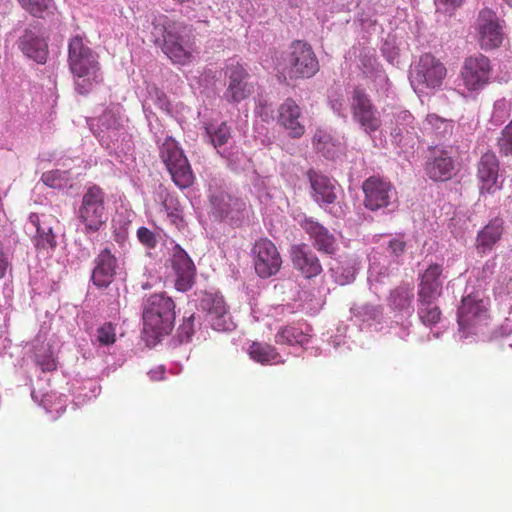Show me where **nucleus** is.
Masks as SVG:
<instances>
[{
    "instance_id": "nucleus-1",
    "label": "nucleus",
    "mask_w": 512,
    "mask_h": 512,
    "mask_svg": "<svg viewBox=\"0 0 512 512\" xmlns=\"http://www.w3.org/2000/svg\"><path fill=\"white\" fill-rule=\"evenodd\" d=\"M68 65L78 94L88 95L95 85L102 82L98 55L80 35L72 37L69 41Z\"/></svg>"
},
{
    "instance_id": "nucleus-2",
    "label": "nucleus",
    "mask_w": 512,
    "mask_h": 512,
    "mask_svg": "<svg viewBox=\"0 0 512 512\" xmlns=\"http://www.w3.org/2000/svg\"><path fill=\"white\" fill-rule=\"evenodd\" d=\"M153 25L154 30L162 34V51L174 64L187 65L193 61L195 38L187 26L165 15L155 18Z\"/></svg>"
},
{
    "instance_id": "nucleus-3",
    "label": "nucleus",
    "mask_w": 512,
    "mask_h": 512,
    "mask_svg": "<svg viewBox=\"0 0 512 512\" xmlns=\"http://www.w3.org/2000/svg\"><path fill=\"white\" fill-rule=\"evenodd\" d=\"M175 303L163 293L152 294L144 302L143 329L154 339L167 336L174 328Z\"/></svg>"
},
{
    "instance_id": "nucleus-4",
    "label": "nucleus",
    "mask_w": 512,
    "mask_h": 512,
    "mask_svg": "<svg viewBox=\"0 0 512 512\" xmlns=\"http://www.w3.org/2000/svg\"><path fill=\"white\" fill-rule=\"evenodd\" d=\"M107 219L104 190L97 185L87 187L77 210V220L83 225V232H98L106 224Z\"/></svg>"
},
{
    "instance_id": "nucleus-5",
    "label": "nucleus",
    "mask_w": 512,
    "mask_h": 512,
    "mask_svg": "<svg viewBox=\"0 0 512 512\" xmlns=\"http://www.w3.org/2000/svg\"><path fill=\"white\" fill-rule=\"evenodd\" d=\"M447 75L445 65L431 53H424L410 70V82L414 90L424 93L441 87Z\"/></svg>"
},
{
    "instance_id": "nucleus-6",
    "label": "nucleus",
    "mask_w": 512,
    "mask_h": 512,
    "mask_svg": "<svg viewBox=\"0 0 512 512\" xmlns=\"http://www.w3.org/2000/svg\"><path fill=\"white\" fill-rule=\"evenodd\" d=\"M160 158L168 169L173 182L181 189L190 187L194 174L188 159L172 137H166L159 148Z\"/></svg>"
},
{
    "instance_id": "nucleus-7",
    "label": "nucleus",
    "mask_w": 512,
    "mask_h": 512,
    "mask_svg": "<svg viewBox=\"0 0 512 512\" xmlns=\"http://www.w3.org/2000/svg\"><path fill=\"white\" fill-rule=\"evenodd\" d=\"M283 73L290 79L310 78L319 70L312 47L303 41H294L284 57Z\"/></svg>"
},
{
    "instance_id": "nucleus-8",
    "label": "nucleus",
    "mask_w": 512,
    "mask_h": 512,
    "mask_svg": "<svg viewBox=\"0 0 512 512\" xmlns=\"http://www.w3.org/2000/svg\"><path fill=\"white\" fill-rule=\"evenodd\" d=\"M350 107L354 122L365 133L371 135L380 130L382 126L380 114L363 89L357 87L353 90Z\"/></svg>"
},
{
    "instance_id": "nucleus-9",
    "label": "nucleus",
    "mask_w": 512,
    "mask_h": 512,
    "mask_svg": "<svg viewBox=\"0 0 512 512\" xmlns=\"http://www.w3.org/2000/svg\"><path fill=\"white\" fill-rule=\"evenodd\" d=\"M492 73L490 59L477 53L465 58L460 71V78L469 92H478L489 84Z\"/></svg>"
},
{
    "instance_id": "nucleus-10",
    "label": "nucleus",
    "mask_w": 512,
    "mask_h": 512,
    "mask_svg": "<svg viewBox=\"0 0 512 512\" xmlns=\"http://www.w3.org/2000/svg\"><path fill=\"white\" fill-rule=\"evenodd\" d=\"M504 21L489 9H482L476 20L478 43L482 50H493L501 46L504 40Z\"/></svg>"
},
{
    "instance_id": "nucleus-11",
    "label": "nucleus",
    "mask_w": 512,
    "mask_h": 512,
    "mask_svg": "<svg viewBox=\"0 0 512 512\" xmlns=\"http://www.w3.org/2000/svg\"><path fill=\"white\" fill-rule=\"evenodd\" d=\"M256 274L263 279L276 275L282 266V258L276 245L267 238L255 242L252 248Z\"/></svg>"
},
{
    "instance_id": "nucleus-12",
    "label": "nucleus",
    "mask_w": 512,
    "mask_h": 512,
    "mask_svg": "<svg viewBox=\"0 0 512 512\" xmlns=\"http://www.w3.org/2000/svg\"><path fill=\"white\" fill-rule=\"evenodd\" d=\"M364 193V206L371 211L388 207L396 199L397 192L388 180L378 176H371L362 184Z\"/></svg>"
},
{
    "instance_id": "nucleus-13",
    "label": "nucleus",
    "mask_w": 512,
    "mask_h": 512,
    "mask_svg": "<svg viewBox=\"0 0 512 512\" xmlns=\"http://www.w3.org/2000/svg\"><path fill=\"white\" fill-rule=\"evenodd\" d=\"M488 319V300L480 293L464 296L458 308L457 320L462 329L477 326Z\"/></svg>"
},
{
    "instance_id": "nucleus-14",
    "label": "nucleus",
    "mask_w": 512,
    "mask_h": 512,
    "mask_svg": "<svg viewBox=\"0 0 512 512\" xmlns=\"http://www.w3.org/2000/svg\"><path fill=\"white\" fill-rule=\"evenodd\" d=\"M200 308L206 313V319L214 330L228 331L234 326L222 296L205 293L200 300Z\"/></svg>"
},
{
    "instance_id": "nucleus-15",
    "label": "nucleus",
    "mask_w": 512,
    "mask_h": 512,
    "mask_svg": "<svg viewBox=\"0 0 512 512\" xmlns=\"http://www.w3.org/2000/svg\"><path fill=\"white\" fill-rule=\"evenodd\" d=\"M225 74L228 77V86L224 97L228 102L238 103L251 95L253 85L247 81L249 74L240 63L229 64Z\"/></svg>"
},
{
    "instance_id": "nucleus-16",
    "label": "nucleus",
    "mask_w": 512,
    "mask_h": 512,
    "mask_svg": "<svg viewBox=\"0 0 512 512\" xmlns=\"http://www.w3.org/2000/svg\"><path fill=\"white\" fill-rule=\"evenodd\" d=\"M302 110L296 101L287 98L277 110V123L293 139H299L305 134V125L302 123Z\"/></svg>"
},
{
    "instance_id": "nucleus-17",
    "label": "nucleus",
    "mask_w": 512,
    "mask_h": 512,
    "mask_svg": "<svg viewBox=\"0 0 512 512\" xmlns=\"http://www.w3.org/2000/svg\"><path fill=\"white\" fill-rule=\"evenodd\" d=\"M171 262L176 276V289L182 292L188 291L193 286L196 276V267L192 259L184 249L175 245Z\"/></svg>"
},
{
    "instance_id": "nucleus-18",
    "label": "nucleus",
    "mask_w": 512,
    "mask_h": 512,
    "mask_svg": "<svg viewBox=\"0 0 512 512\" xmlns=\"http://www.w3.org/2000/svg\"><path fill=\"white\" fill-rule=\"evenodd\" d=\"M302 229L308 234L313 247L321 253L333 255L337 251V239L328 228L312 218L301 222Z\"/></svg>"
},
{
    "instance_id": "nucleus-19",
    "label": "nucleus",
    "mask_w": 512,
    "mask_h": 512,
    "mask_svg": "<svg viewBox=\"0 0 512 512\" xmlns=\"http://www.w3.org/2000/svg\"><path fill=\"white\" fill-rule=\"evenodd\" d=\"M293 267L307 279L314 278L321 274L322 265L316 254L302 243L294 245L290 250Z\"/></svg>"
},
{
    "instance_id": "nucleus-20",
    "label": "nucleus",
    "mask_w": 512,
    "mask_h": 512,
    "mask_svg": "<svg viewBox=\"0 0 512 512\" xmlns=\"http://www.w3.org/2000/svg\"><path fill=\"white\" fill-rule=\"evenodd\" d=\"M118 261L110 249L105 248L94 259L91 280L98 288H107L116 276Z\"/></svg>"
},
{
    "instance_id": "nucleus-21",
    "label": "nucleus",
    "mask_w": 512,
    "mask_h": 512,
    "mask_svg": "<svg viewBox=\"0 0 512 512\" xmlns=\"http://www.w3.org/2000/svg\"><path fill=\"white\" fill-rule=\"evenodd\" d=\"M30 222L36 227V235L33 238L35 248L41 252L53 251L57 246L56 236L53 233V223H57V219L52 216L31 214Z\"/></svg>"
},
{
    "instance_id": "nucleus-22",
    "label": "nucleus",
    "mask_w": 512,
    "mask_h": 512,
    "mask_svg": "<svg viewBox=\"0 0 512 512\" xmlns=\"http://www.w3.org/2000/svg\"><path fill=\"white\" fill-rule=\"evenodd\" d=\"M499 177V160L493 152H486L477 164V178L480 183V192L493 193L497 190Z\"/></svg>"
},
{
    "instance_id": "nucleus-23",
    "label": "nucleus",
    "mask_w": 512,
    "mask_h": 512,
    "mask_svg": "<svg viewBox=\"0 0 512 512\" xmlns=\"http://www.w3.org/2000/svg\"><path fill=\"white\" fill-rule=\"evenodd\" d=\"M455 162L450 152L444 149H435L432 157L426 162L425 171L433 181H447L452 178Z\"/></svg>"
},
{
    "instance_id": "nucleus-24",
    "label": "nucleus",
    "mask_w": 512,
    "mask_h": 512,
    "mask_svg": "<svg viewBox=\"0 0 512 512\" xmlns=\"http://www.w3.org/2000/svg\"><path fill=\"white\" fill-rule=\"evenodd\" d=\"M443 267L440 264H430L419 275V289L417 296L438 298L443 287Z\"/></svg>"
},
{
    "instance_id": "nucleus-25",
    "label": "nucleus",
    "mask_w": 512,
    "mask_h": 512,
    "mask_svg": "<svg viewBox=\"0 0 512 512\" xmlns=\"http://www.w3.org/2000/svg\"><path fill=\"white\" fill-rule=\"evenodd\" d=\"M20 50L29 58L43 64L48 55V44L44 37L33 30H25L19 39Z\"/></svg>"
},
{
    "instance_id": "nucleus-26",
    "label": "nucleus",
    "mask_w": 512,
    "mask_h": 512,
    "mask_svg": "<svg viewBox=\"0 0 512 512\" xmlns=\"http://www.w3.org/2000/svg\"><path fill=\"white\" fill-rule=\"evenodd\" d=\"M308 178L313 191L312 196L317 203L332 204L335 202L337 195L331 179L312 170L308 172Z\"/></svg>"
},
{
    "instance_id": "nucleus-27",
    "label": "nucleus",
    "mask_w": 512,
    "mask_h": 512,
    "mask_svg": "<svg viewBox=\"0 0 512 512\" xmlns=\"http://www.w3.org/2000/svg\"><path fill=\"white\" fill-rule=\"evenodd\" d=\"M504 221L496 217L489 221L477 234L476 247L480 252L490 251L501 239L504 231Z\"/></svg>"
},
{
    "instance_id": "nucleus-28",
    "label": "nucleus",
    "mask_w": 512,
    "mask_h": 512,
    "mask_svg": "<svg viewBox=\"0 0 512 512\" xmlns=\"http://www.w3.org/2000/svg\"><path fill=\"white\" fill-rule=\"evenodd\" d=\"M312 143L315 150L327 159H333L341 149L340 141L323 128L315 131Z\"/></svg>"
},
{
    "instance_id": "nucleus-29",
    "label": "nucleus",
    "mask_w": 512,
    "mask_h": 512,
    "mask_svg": "<svg viewBox=\"0 0 512 512\" xmlns=\"http://www.w3.org/2000/svg\"><path fill=\"white\" fill-rule=\"evenodd\" d=\"M437 298L434 297H420L417 299V314L425 326H435L441 320V310L435 303Z\"/></svg>"
},
{
    "instance_id": "nucleus-30",
    "label": "nucleus",
    "mask_w": 512,
    "mask_h": 512,
    "mask_svg": "<svg viewBox=\"0 0 512 512\" xmlns=\"http://www.w3.org/2000/svg\"><path fill=\"white\" fill-rule=\"evenodd\" d=\"M248 352L251 359L263 365L279 362L280 355L276 348L267 343L255 341L249 346Z\"/></svg>"
},
{
    "instance_id": "nucleus-31",
    "label": "nucleus",
    "mask_w": 512,
    "mask_h": 512,
    "mask_svg": "<svg viewBox=\"0 0 512 512\" xmlns=\"http://www.w3.org/2000/svg\"><path fill=\"white\" fill-rule=\"evenodd\" d=\"M308 340L309 334L304 332L302 328L295 325L281 327L275 334V342L281 345H303L307 343Z\"/></svg>"
},
{
    "instance_id": "nucleus-32",
    "label": "nucleus",
    "mask_w": 512,
    "mask_h": 512,
    "mask_svg": "<svg viewBox=\"0 0 512 512\" xmlns=\"http://www.w3.org/2000/svg\"><path fill=\"white\" fill-rule=\"evenodd\" d=\"M359 67L370 78H385L380 64L377 62L374 49H362L359 54Z\"/></svg>"
},
{
    "instance_id": "nucleus-33",
    "label": "nucleus",
    "mask_w": 512,
    "mask_h": 512,
    "mask_svg": "<svg viewBox=\"0 0 512 512\" xmlns=\"http://www.w3.org/2000/svg\"><path fill=\"white\" fill-rule=\"evenodd\" d=\"M205 130L209 142L216 149L226 145L228 140L231 138V129L226 122H222L217 126L212 124L207 125Z\"/></svg>"
},
{
    "instance_id": "nucleus-34",
    "label": "nucleus",
    "mask_w": 512,
    "mask_h": 512,
    "mask_svg": "<svg viewBox=\"0 0 512 512\" xmlns=\"http://www.w3.org/2000/svg\"><path fill=\"white\" fill-rule=\"evenodd\" d=\"M163 207L167 212V218L170 223L174 225L178 230L183 229L186 224L183 219L182 209L176 199L169 197L163 201Z\"/></svg>"
},
{
    "instance_id": "nucleus-35",
    "label": "nucleus",
    "mask_w": 512,
    "mask_h": 512,
    "mask_svg": "<svg viewBox=\"0 0 512 512\" xmlns=\"http://www.w3.org/2000/svg\"><path fill=\"white\" fill-rule=\"evenodd\" d=\"M21 7L34 17L42 18L49 12L51 0H17Z\"/></svg>"
},
{
    "instance_id": "nucleus-36",
    "label": "nucleus",
    "mask_w": 512,
    "mask_h": 512,
    "mask_svg": "<svg viewBox=\"0 0 512 512\" xmlns=\"http://www.w3.org/2000/svg\"><path fill=\"white\" fill-rule=\"evenodd\" d=\"M412 298L413 292L408 286H399L390 294L392 304L398 309H404L409 306Z\"/></svg>"
},
{
    "instance_id": "nucleus-37",
    "label": "nucleus",
    "mask_w": 512,
    "mask_h": 512,
    "mask_svg": "<svg viewBox=\"0 0 512 512\" xmlns=\"http://www.w3.org/2000/svg\"><path fill=\"white\" fill-rule=\"evenodd\" d=\"M497 146L502 156L512 155V120L501 131Z\"/></svg>"
},
{
    "instance_id": "nucleus-38",
    "label": "nucleus",
    "mask_w": 512,
    "mask_h": 512,
    "mask_svg": "<svg viewBox=\"0 0 512 512\" xmlns=\"http://www.w3.org/2000/svg\"><path fill=\"white\" fill-rule=\"evenodd\" d=\"M195 333V314L191 313L183 317V321L178 328V337L180 342H189Z\"/></svg>"
},
{
    "instance_id": "nucleus-39",
    "label": "nucleus",
    "mask_w": 512,
    "mask_h": 512,
    "mask_svg": "<svg viewBox=\"0 0 512 512\" xmlns=\"http://www.w3.org/2000/svg\"><path fill=\"white\" fill-rule=\"evenodd\" d=\"M65 174L60 170L48 171L42 175V181L51 188H62L67 181Z\"/></svg>"
},
{
    "instance_id": "nucleus-40",
    "label": "nucleus",
    "mask_w": 512,
    "mask_h": 512,
    "mask_svg": "<svg viewBox=\"0 0 512 512\" xmlns=\"http://www.w3.org/2000/svg\"><path fill=\"white\" fill-rule=\"evenodd\" d=\"M512 109V103L505 98H501L494 103L492 118L497 122H504L509 117Z\"/></svg>"
},
{
    "instance_id": "nucleus-41",
    "label": "nucleus",
    "mask_w": 512,
    "mask_h": 512,
    "mask_svg": "<svg viewBox=\"0 0 512 512\" xmlns=\"http://www.w3.org/2000/svg\"><path fill=\"white\" fill-rule=\"evenodd\" d=\"M512 289V268L510 266L505 267L504 271L497 278V285L494 290L499 294L508 293Z\"/></svg>"
},
{
    "instance_id": "nucleus-42",
    "label": "nucleus",
    "mask_w": 512,
    "mask_h": 512,
    "mask_svg": "<svg viewBox=\"0 0 512 512\" xmlns=\"http://www.w3.org/2000/svg\"><path fill=\"white\" fill-rule=\"evenodd\" d=\"M97 339L102 345H111L116 340L115 327L111 323H105L97 330Z\"/></svg>"
},
{
    "instance_id": "nucleus-43",
    "label": "nucleus",
    "mask_w": 512,
    "mask_h": 512,
    "mask_svg": "<svg viewBox=\"0 0 512 512\" xmlns=\"http://www.w3.org/2000/svg\"><path fill=\"white\" fill-rule=\"evenodd\" d=\"M36 364L43 372H52L57 369V361L50 351L44 354H37Z\"/></svg>"
},
{
    "instance_id": "nucleus-44",
    "label": "nucleus",
    "mask_w": 512,
    "mask_h": 512,
    "mask_svg": "<svg viewBox=\"0 0 512 512\" xmlns=\"http://www.w3.org/2000/svg\"><path fill=\"white\" fill-rule=\"evenodd\" d=\"M398 121H401L400 124L403 125L404 127L403 128L397 127L394 130V134H393L394 137L400 136L404 132L408 134L411 132L410 130L414 129V126H413L414 118L411 115V113H409L408 111L401 112L398 116Z\"/></svg>"
},
{
    "instance_id": "nucleus-45",
    "label": "nucleus",
    "mask_w": 512,
    "mask_h": 512,
    "mask_svg": "<svg viewBox=\"0 0 512 512\" xmlns=\"http://www.w3.org/2000/svg\"><path fill=\"white\" fill-rule=\"evenodd\" d=\"M137 237L148 248H154L157 244L155 234L146 227H140L137 230Z\"/></svg>"
},
{
    "instance_id": "nucleus-46",
    "label": "nucleus",
    "mask_w": 512,
    "mask_h": 512,
    "mask_svg": "<svg viewBox=\"0 0 512 512\" xmlns=\"http://www.w3.org/2000/svg\"><path fill=\"white\" fill-rule=\"evenodd\" d=\"M464 0H437L438 7H442L445 12L452 13L461 7Z\"/></svg>"
},
{
    "instance_id": "nucleus-47",
    "label": "nucleus",
    "mask_w": 512,
    "mask_h": 512,
    "mask_svg": "<svg viewBox=\"0 0 512 512\" xmlns=\"http://www.w3.org/2000/svg\"><path fill=\"white\" fill-rule=\"evenodd\" d=\"M100 122L103 126H107V128H118V120L111 111H105L100 117Z\"/></svg>"
},
{
    "instance_id": "nucleus-48",
    "label": "nucleus",
    "mask_w": 512,
    "mask_h": 512,
    "mask_svg": "<svg viewBox=\"0 0 512 512\" xmlns=\"http://www.w3.org/2000/svg\"><path fill=\"white\" fill-rule=\"evenodd\" d=\"M388 247L392 254L398 256L405 251L406 244L400 239H392L389 241Z\"/></svg>"
},
{
    "instance_id": "nucleus-49",
    "label": "nucleus",
    "mask_w": 512,
    "mask_h": 512,
    "mask_svg": "<svg viewBox=\"0 0 512 512\" xmlns=\"http://www.w3.org/2000/svg\"><path fill=\"white\" fill-rule=\"evenodd\" d=\"M9 267L7 255L4 252L3 245L0 243V279L4 278Z\"/></svg>"
},
{
    "instance_id": "nucleus-50",
    "label": "nucleus",
    "mask_w": 512,
    "mask_h": 512,
    "mask_svg": "<svg viewBox=\"0 0 512 512\" xmlns=\"http://www.w3.org/2000/svg\"><path fill=\"white\" fill-rule=\"evenodd\" d=\"M426 122L428 125L435 129H439L442 125L446 124V120L436 114L427 115Z\"/></svg>"
},
{
    "instance_id": "nucleus-51",
    "label": "nucleus",
    "mask_w": 512,
    "mask_h": 512,
    "mask_svg": "<svg viewBox=\"0 0 512 512\" xmlns=\"http://www.w3.org/2000/svg\"><path fill=\"white\" fill-rule=\"evenodd\" d=\"M353 278H354V274L352 273V274L350 275V277H346V280H345V281H339V282H340V284H342V285H343V284L348 283V282H349L351 279H353Z\"/></svg>"
},
{
    "instance_id": "nucleus-52",
    "label": "nucleus",
    "mask_w": 512,
    "mask_h": 512,
    "mask_svg": "<svg viewBox=\"0 0 512 512\" xmlns=\"http://www.w3.org/2000/svg\"><path fill=\"white\" fill-rule=\"evenodd\" d=\"M510 7H512V0H504Z\"/></svg>"
}]
</instances>
